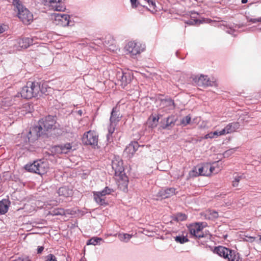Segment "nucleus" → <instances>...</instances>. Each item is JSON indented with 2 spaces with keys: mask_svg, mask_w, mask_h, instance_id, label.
I'll use <instances>...</instances> for the list:
<instances>
[{
  "mask_svg": "<svg viewBox=\"0 0 261 261\" xmlns=\"http://www.w3.org/2000/svg\"><path fill=\"white\" fill-rule=\"evenodd\" d=\"M47 91L46 87L42 85L41 88L38 82L29 81L24 86L20 92L21 97L25 99H30L38 96L40 93H45Z\"/></svg>",
  "mask_w": 261,
  "mask_h": 261,
  "instance_id": "f257e3e1",
  "label": "nucleus"
},
{
  "mask_svg": "<svg viewBox=\"0 0 261 261\" xmlns=\"http://www.w3.org/2000/svg\"><path fill=\"white\" fill-rule=\"evenodd\" d=\"M56 120L55 117L52 116H48L42 118L39 121V126L33 127L30 131V134H35L36 136L38 137L42 134L43 131H48L50 129H55L56 126Z\"/></svg>",
  "mask_w": 261,
  "mask_h": 261,
  "instance_id": "f03ea898",
  "label": "nucleus"
},
{
  "mask_svg": "<svg viewBox=\"0 0 261 261\" xmlns=\"http://www.w3.org/2000/svg\"><path fill=\"white\" fill-rule=\"evenodd\" d=\"M214 252L228 261H242L239 253L223 246L216 247Z\"/></svg>",
  "mask_w": 261,
  "mask_h": 261,
  "instance_id": "7ed1b4c3",
  "label": "nucleus"
},
{
  "mask_svg": "<svg viewBox=\"0 0 261 261\" xmlns=\"http://www.w3.org/2000/svg\"><path fill=\"white\" fill-rule=\"evenodd\" d=\"M25 169L29 172L43 175L47 172L48 165L47 162L40 160L34 161L32 164H27Z\"/></svg>",
  "mask_w": 261,
  "mask_h": 261,
  "instance_id": "20e7f679",
  "label": "nucleus"
},
{
  "mask_svg": "<svg viewBox=\"0 0 261 261\" xmlns=\"http://www.w3.org/2000/svg\"><path fill=\"white\" fill-rule=\"evenodd\" d=\"M14 5L18 11L17 15L19 18L25 24H30L33 20V14L28 9L23 7L19 0H14Z\"/></svg>",
  "mask_w": 261,
  "mask_h": 261,
  "instance_id": "39448f33",
  "label": "nucleus"
},
{
  "mask_svg": "<svg viewBox=\"0 0 261 261\" xmlns=\"http://www.w3.org/2000/svg\"><path fill=\"white\" fill-rule=\"evenodd\" d=\"M122 116L117 108H113L110 118V125L108 126V134L107 135L108 141H111V136L114 132L117 123L121 120Z\"/></svg>",
  "mask_w": 261,
  "mask_h": 261,
  "instance_id": "423d86ee",
  "label": "nucleus"
},
{
  "mask_svg": "<svg viewBox=\"0 0 261 261\" xmlns=\"http://www.w3.org/2000/svg\"><path fill=\"white\" fill-rule=\"evenodd\" d=\"M205 223H196L190 225L189 229L190 233L197 238H206L210 239L211 235L208 231H202V229L205 227Z\"/></svg>",
  "mask_w": 261,
  "mask_h": 261,
  "instance_id": "0eeeda50",
  "label": "nucleus"
},
{
  "mask_svg": "<svg viewBox=\"0 0 261 261\" xmlns=\"http://www.w3.org/2000/svg\"><path fill=\"white\" fill-rule=\"evenodd\" d=\"M145 48V44L136 41H129L125 47L127 54L134 58L143 52Z\"/></svg>",
  "mask_w": 261,
  "mask_h": 261,
  "instance_id": "6e6552de",
  "label": "nucleus"
},
{
  "mask_svg": "<svg viewBox=\"0 0 261 261\" xmlns=\"http://www.w3.org/2000/svg\"><path fill=\"white\" fill-rule=\"evenodd\" d=\"M52 19L56 25L62 27L72 25L73 22L70 20L69 15L65 14L54 13L51 15Z\"/></svg>",
  "mask_w": 261,
  "mask_h": 261,
  "instance_id": "1a4fd4ad",
  "label": "nucleus"
},
{
  "mask_svg": "<svg viewBox=\"0 0 261 261\" xmlns=\"http://www.w3.org/2000/svg\"><path fill=\"white\" fill-rule=\"evenodd\" d=\"M98 136L96 132L89 130L85 133L82 138V142L84 144L90 145L95 148L98 144Z\"/></svg>",
  "mask_w": 261,
  "mask_h": 261,
  "instance_id": "9d476101",
  "label": "nucleus"
},
{
  "mask_svg": "<svg viewBox=\"0 0 261 261\" xmlns=\"http://www.w3.org/2000/svg\"><path fill=\"white\" fill-rule=\"evenodd\" d=\"M42 3L50 10L64 11L66 9L65 4L61 0H43Z\"/></svg>",
  "mask_w": 261,
  "mask_h": 261,
  "instance_id": "9b49d317",
  "label": "nucleus"
},
{
  "mask_svg": "<svg viewBox=\"0 0 261 261\" xmlns=\"http://www.w3.org/2000/svg\"><path fill=\"white\" fill-rule=\"evenodd\" d=\"M193 81L199 87L215 86L217 85L215 81L211 80L207 75H204L195 76Z\"/></svg>",
  "mask_w": 261,
  "mask_h": 261,
  "instance_id": "f8f14e48",
  "label": "nucleus"
},
{
  "mask_svg": "<svg viewBox=\"0 0 261 261\" xmlns=\"http://www.w3.org/2000/svg\"><path fill=\"white\" fill-rule=\"evenodd\" d=\"M116 78L118 81V84L124 88L130 83L133 79V75L130 72H124L122 71H119L117 72Z\"/></svg>",
  "mask_w": 261,
  "mask_h": 261,
  "instance_id": "ddd939ff",
  "label": "nucleus"
},
{
  "mask_svg": "<svg viewBox=\"0 0 261 261\" xmlns=\"http://www.w3.org/2000/svg\"><path fill=\"white\" fill-rule=\"evenodd\" d=\"M72 144L67 143L64 144L55 145L51 148V151L55 154L67 153L72 150Z\"/></svg>",
  "mask_w": 261,
  "mask_h": 261,
  "instance_id": "4468645a",
  "label": "nucleus"
},
{
  "mask_svg": "<svg viewBox=\"0 0 261 261\" xmlns=\"http://www.w3.org/2000/svg\"><path fill=\"white\" fill-rule=\"evenodd\" d=\"M208 164H204L203 166H197L195 167L192 171L189 172V176L191 177H196L199 175L207 176L205 173L207 172Z\"/></svg>",
  "mask_w": 261,
  "mask_h": 261,
  "instance_id": "2eb2a0df",
  "label": "nucleus"
},
{
  "mask_svg": "<svg viewBox=\"0 0 261 261\" xmlns=\"http://www.w3.org/2000/svg\"><path fill=\"white\" fill-rule=\"evenodd\" d=\"M112 167L115 171L116 175L121 176L124 172V168L122 161L113 160L112 162Z\"/></svg>",
  "mask_w": 261,
  "mask_h": 261,
  "instance_id": "dca6fc26",
  "label": "nucleus"
},
{
  "mask_svg": "<svg viewBox=\"0 0 261 261\" xmlns=\"http://www.w3.org/2000/svg\"><path fill=\"white\" fill-rule=\"evenodd\" d=\"M176 189L174 188H168L161 190L158 192V195L162 198H169L176 194Z\"/></svg>",
  "mask_w": 261,
  "mask_h": 261,
  "instance_id": "f3484780",
  "label": "nucleus"
},
{
  "mask_svg": "<svg viewBox=\"0 0 261 261\" xmlns=\"http://www.w3.org/2000/svg\"><path fill=\"white\" fill-rule=\"evenodd\" d=\"M240 126V125L239 122H233L230 123L222 129V133L225 135L234 132L237 129L239 128Z\"/></svg>",
  "mask_w": 261,
  "mask_h": 261,
  "instance_id": "a211bd4d",
  "label": "nucleus"
},
{
  "mask_svg": "<svg viewBox=\"0 0 261 261\" xmlns=\"http://www.w3.org/2000/svg\"><path fill=\"white\" fill-rule=\"evenodd\" d=\"M139 145L138 142H134L130 143L125 148L124 152L129 155L132 156L138 149Z\"/></svg>",
  "mask_w": 261,
  "mask_h": 261,
  "instance_id": "6ab92c4d",
  "label": "nucleus"
},
{
  "mask_svg": "<svg viewBox=\"0 0 261 261\" xmlns=\"http://www.w3.org/2000/svg\"><path fill=\"white\" fill-rule=\"evenodd\" d=\"M18 43L21 48H27L33 44V39L29 37L21 38L18 40Z\"/></svg>",
  "mask_w": 261,
  "mask_h": 261,
  "instance_id": "aec40b11",
  "label": "nucleus"
},
{
  "mask_svg": "<svg viewBox=\"0 0 261 261\" xmlns=\"http://www.w3.org/2000/svg\"><path fill=\"white\" fill-rule=\"evenodd\" d=\"M9 202L6 199H3L0 201V214L4 215L6 214L9 208Z\"/></svg>",
  "mask_w": 261,
  "mask_h": 261,
  "instance_id": "412c9836",
  "label": "nucleus"
},
{
  "mask_svg": "<svg viewBox=\"0 0 261 261\" xmlns=\"http://www.w3.org/2000/svg\"><path fill=\"white\" fill-rule=\"evenodd\" d=\"M58 193L60 196H63L66 197L70 196L72 194V190H69L66 187L60 188L58 190Z\"/></svg>",
  "mask_w": 261,
  "mask_h": 261,
  "instance_id": "4be33fe9",
  "label": "nucleus"
},
{
  "mask_svg": "<svg viewBox=\"0 0 261 261\" xmlns=\"http://www.w3.org/2000/svg\"><path fill=\"white\" fill-rule=\"evenodd\" d=\"M94 199L95 202L100 205H105L107 204L106 202L105 197L100 196L99 195H98L95 193H94Z\"/></svg>",
  "mask_w": 261,
  "mask_h": 261,
  "instance_id": "5701e85b",
  "label": "nucleus"
},
{
  "mask_svg": "<svg viewBox=\"0 0 261 261\" xmlns=\"http://www.w3.org/2000/svg\"><path fill=\"white\" fill-rule=\"evenodd\" d=\"M219 216L217 212L214 210H208L205 212V218L208 219H214Z\"/></svg>",
  "mask_w": 261,
  "mask_h": 261,
  "instance_id": "b1692460",
  "label": "nucleus"
},
{
  "mask_svg": "<svg viewBox=\"0 0 261 261\" xmlns=\"http://www.w3.org/2000/svg\"><path fill=\"white\" fill-rule=\"evenodd\" d=\"M133 235L129 234L128 233H122L118 234V237L119 239L123 242L127 243L128 242L130 239L132 238Z\"/></svg>",
  "mask_w": 261,
  "mask_h": 261,
  "instance_id": "393cba45",
  "label": "nucleus"
},
{
  "mask_svg": "<svg viewBox=\"0 0 261 261\" xmlns=\"http://www.w3.org/2000/svg\"><path fill=\"white\" fill-rule=\"evenodd\" d=\"M174 240L176 242L180 244H184L189 242V239L187 236L184 235H179L174 237Z\"/></svg>",
  "mask_w": 261,
  "mask_h": 261,
  "instance_id": "a878e982",
  "label": "nucleus"
},
{
  "mask_svg": "<svg viewBox=\"0 0 261 261\" xmlns=\"http://www.w3.org/2000/svg\"><path fill=\"white\" fill-rule=\"evenodd\" d=\"M113 191V190L106 187L103 190L101 191L95 192L96 194L99 195L100 196H103L105 197V196L110 194L111 192Z\"/></svg>",
  "mask_w": 261,
  "mask_h": 261,
  "instance_id": "bb28decb",
  "label": "nucleus"
},
{
  "mask_svg": "<svg viewBox=\"0 0 261 261\" xmlns=\"http://www.w3.org/2000/svg\"><path fill=\"white\" fill-rule=\"evenodd\" d=\"M175 122V119L174 116H171L167 118L166 119V123L165 126L163 127L164 128H167L169 126H171L174 124Z\"/></svg>",
  "mask_w": 261,
  "mask_h": 261,
  "instance_id": "cd10ccee",
  "label": "nucleus"
},
{
  "mask_svg": "<svg viewBox=\"0 0 261 261\" xmlns=\"http://www.w3.org/2000/svg\"><path fill=\"white\" fill-rule=\"evenodd\" d=\"M52 215H64L66 213L65 210L62 208H57L54 209L53 210L49 212Z\"/></svg>",
  "mask_w": 261,
  "mask_h": 261,
  "instance_id": "c85d7f7f",
  "label": "nucleus"
},
{
  "mask_svg": "<svg viewBox=\"0 0 261 261\" xmlns=\"http://www.w3.org/2000/svg\"><path fill=\"white\" fill-rule=\"evenodd\" d=\"M220 170H221V169H220V168H218L216 170L215 167L214 166H210L208 164L207 172L205 173V174L207 175V176H209L212 173H217Z\"/></svg>",
  "mask_w": 261,
  "mask_h": 261,
  "instance_id": "c756f323",
  "label": "nucleus"
},
{
  "mask_svg": "<svg viewBox=\"0 0 261 261\" xmlns=\"http://www.w3.org/2000/svg\"><path fill=\"white\" fill-rule=\"evenodd\" d=\"M101 238H92L89 240L87 243V245H96L98 244L100 241H101Z\"/></svg>",
  "mask_w": 261,
  "mask_h": 261,
  "instance_id": "7c9ffc66",
  "label": "nucleus"
},
{
  "mask_svg": "<svg viewBox=\"0 0 261 261\" xmlns=\"http://www.w3.org/2000/svg\"><path fill=\"white\" fill-rule=\"evenodd\" d=\"M160 119L159 116H150V117L149 118V120H152L151 122L150 123V125L152 127H155L157 126L159 120Z\"/></svg>",
  "mask_w": 261,
  "mask_h": 261,
  "instance_id": "2f4dec72",
  "label": "nucleus"
},
{
  "mask_svg": "<svg viewBox=\"0 0 261 261\" xmlns=\"http://www.w3.org/2000/svg\"><path fill=\"white\" fill-rule=\"evenodd\" d=\"M191 118L189 115H187L186 117H184L181 120V124L184 126L190 124L191 122Z\"/></svg>",
  "mask_w": 261,
  "mask_h": 261,
  "instance_id": "473e14b6",
  "label": "nucleus"
},
{
  "mask_svg": "<svg viewBox=\"0 0 261 261\" xmlns=\"http://www.w3.org/2000/svg\"><path fill=\"white\" fill-rule=\"evenodd\" d=\"M236 151V148H231L225 151L223 155L224 158H228Z\"/></svg>",
  "mask_w": 261,
  "mask_h": 261,
  "instance_id": "72a5a7b5",
  "label": "nucleus"
},
{
  "mask_svg": "<svg viewBox=\"0 0 261 261\" xmlns=\"http://www.w3.org/2000/svg\"><path fill=\"white\" fill-rule=\"evenodd\" d=\"M187 219V216L185 214L178 213L176 216V219L177 221H182Z\"/></svg>",
  "mask_w": 261,
  "mask_h": 261,
  "instance_id": "f704fd0d",
  "label": "nucleus"
},
{
  "mask_svg": "<svg viewBox=\"0 0 261 261\" xmlns=\"http://www.w3.org/2000/svg\"><path fill=\"white\" fill-rule=\"evenodd\" d=\"M144 1H146L148 3L149 6L151 8H154V7H155V3L153 0H144Z\"/></svg>",
  "mask_w": 261,
  "mask_h": 261,
  "instance_id": "c9c22d12",
  "label": "nucleus"
},
{
  "mask_svg": "<svg viewBox=\"0 0 261 261\" xmlns=\"http://www.w3.org/2000/svg\"><path fill=\"white\" fill-rule=\"evenodd\" d=\"M56 257L54 255L49 254L46 256V260L45 261H52Z\"/></svg>",
  "mask_w": 261,
  "mask_h": 261,
  "instance_id": "e433bc0d",
  "label": "nucleus"
},
{
  "mask_svg": "<svg viewBox=\"0 0 261 261\" xmlns=\"http://www.w3.org/2000/svg\"><path fill=\"white\" fill-rule=\"evenodd\" d=\"M56 257L54 255L49 254L46 256V260L45 261H52Z\"/></svg>",
  "mask_w": 261,
  "mask_h": 261,
  "instance_id": "4c0bfd02",
  "label": "nucleus"
},
{
  "mask_svg": "<svg viewBox=\"0 0 261 261\" xmlns=\"http://www.w3.org/2000/svg\"><path fill=\"white\" fill-rule=\"evenodd\" d=\"M249 21L252 22V23H255L257 22H261V17L258 18H250L248 19Z\"/></svg>",
  "mask_w": 261,
  "mask_h": 261,
  "instance_id": "58836bf2",
  "label": "nucleus"
},
{
  "mask_svg": "<svg viewBox=\"0 0 261 261\" xmlns=\"http://www.w3.org/2000/svg\"><path fill=\"white\" fill-rule=\"evenodd\" d=\"M215 138V136L213 134V132H211L207 134H206L205 136H204V138L205 139H208V138H211V139H212V138Z\"/></svg>",
  "mask_w": 261,
  "mask_h": 261,
  "instance_id": "ea45409f",
  "label": "nucleus"
},
{
  "mask_svg": "<svg viewBox=\"0 0 261 261\" xmlns=\"http://www.w3.org/2000/svg\"><path fill=\"white\" fill-rule=\"evenodd\" d=\"M213 133L215 137L224 135V134L222 133V129L221 131H215Z\"/></svg>",
  "mask_w": 261,
  "mask_h": 261,
  "instance_id": "a19ab883",
  "label": "nucleus"
},
{
  "mask_svg": "<svg viewBox=\"0 0 261 261\" xmlns=\"http://www.w3.org/2000/svg\"><path fill=\"white\" fill-rule=\"evenodd\" d=\"M132 3L133 7H137L138 4L137 3V0H130Z\"/></svg>",
  "mask_w": 261,
  "mask_h": 261,
  "instance_id": "79ce46f5",
  "label": "nucleus"
},
{
  "mask_svg": "<svg viewBox=\"0 0 261 261\" xmlns=\"http://www.w3.org/2000/svg\"><path fill=\"white\" fill-rule=\"evenodd\" d=\"M44 249V247L42 246H39L37 249V253H41Z\"/></svg>",
  "mask_w": 261,
  "mask_h": 261,
  "instance_id": "37998d69",
  "label": "nucleus"
},
{
  "mask_svg": "<svg viewBox=\"0 0 261 261\" xmlns=\"http://www.w3.org/2000/svg\"><path fill=\"white\" fill-rule=\"evenodd\" d=\"M241 178V177L239 175H237L234 177V180L237 181L238 182H239L240 179Z\"/></svg>",
  "mask_w": 261,
  "mask_h": 261,
  "instance_id": "c03bdc74",
  "label": "nucleus"
},
{
  "mask_svg": "<svg viewBox=\"0 0 261 261\" xmlns=\"http://www.w3.org/2000/svg\"><path fill=\"white\" fill-rule=\"evenodd\" d=\"M238 184H239V182L237 181H236V180H233L232 181V186L234 187H238Z\"/></svg>",
  "mask_w": 261,
  "mask_h": 261,
  "instance_id": "a18cd8bd",
  "label": "nucleus"
},
{
  "mask_svg": "<svg viewBox=\"0 0 261 261\" xmlns=\"http://www.w3.org/2000/svg\"><path fill=\"white\" fill-rule=\"evenodd\" d=\"M5 29L2 25H0V34L3 33Z\"/></svg>",
  "mask_w": 261,
  "mask_h": 261,
  "instance_id": "49530a36",
  "label": "nucleus"
},
{
  "mask_svg": "<svg viewBox=\"0 0 261 261\" xmlns=\"http://www.w3.org/2000/svg\"><path fill=\"white\" fill-rule=\"evenodd\" d=\"M241 2H242V4H246V3H247L248 0H242V1H241Z\"/></svg>",
  "mask_w": 261,
  "mask_h": 261,
  "instance_id": "de8ad7c7",
  "label": "nucleus"
},
{
  "mask_svg": "<svg viewBox=\"0 0 261 261\" xmlns=\"http://www.w3.org/2000/svg\"><path fill=\"white\" fill-rule=\"evenodd\" d=\"M19 94L18 93L17 95H16L15 96H14V98H19Z\"/></svg>",
  "mask_w": 261,
  "mask_h": 261,
  "instance_id": "09e8293b",
  "label": "nucleus"
},
{
  "mask_svg": "<svg viewBox=\"0 0 261 261\" xmlns=\"http://www.w3.org/2000/svg\"><path fill=\"white\" fill-rule=\"evenodd\" d=\"M168 102H169V103L170 104H172V105H173V101L172 100H169L168 101Z\"/></svg>",
  "mask_w": 261,
  "mask_h": 261,
  "instance_id": "8fccbe9b",
  "label": "nucleus"
},
{
  "mask_svg": "<svg viewBox=\"0 0 261 261\" xmlns=\"http://www.w3.org/2000/svg\"><path fill=\"white\" fill-rule=\"evenodd\" d=\"M198 20L196 19V20H194V21L195 22V23H197L198 22Z\"/></svg>",
  "mask_w": 261,
  "mask_h": 261,
  "instance_id": "3c124183",
  "label": "nucleus"
},
{
  "mask_svg": "<svg viewBox=\"0 0 261 261\" xmlns=\"http://www.w3.org/2000/svg\"><path fill=\"white\" fill-rule=\"evenodd\" d=\"M189 24H193V22L191 21H190L189 22H188Z\"/></svg>",
  "mask_w": 261,
  "mask_h": 261,
  "instance_id": "603ef678",
  "label": "nucleus"
},
{
  "mask_svg": "<svg viewBox=\"0 0 261 261\" xmlns=\"http://www.w3.org/2000/svg\"><path fill=\"white\" fill-rule=\"evenodd\" d=\"M79 113L81 114H82V111L81 110L79 111Z\"/></svg>",
  "mask_w": 261,
  "mask_h": 261,
  "instance_id": "864d4df0",
  "label": "nucleus"
},
{
  "mask_svg": "<svg viewBox=\"0 0 261 261\" xmlns=\"http://www.w3.org/2000/svg\"><path fill=\"white\" fill-rule=\"evenodd\" d=\"M52 261H57L56 257L54 258Z\"/></svg>",
  "mask_w": 261,
  "mask_h": 261,
  "instance_id": "5fc2aeb1",
  "label": "nucleus"
},
{
  "mask_svg": "<svg viewBox=\"0 0 261 261\" xmlns=\"http://www.w3.org/2000/svg\"><path fill=\"white\" fill-rule=\"evenodd\" d=\"M259 240L260 241H261V236H260Z\"/></svg>",
  "mask_w": 261,
  "mask_h": 261,
  "instance_id": "6e6d98bb",
  "label": "nucleus"
},
{
  "mask_svg": "<svg viewBox=\"0 0 261 261\" xmlns=\"http://www.w3.org/2000/svg\"><path fill=\"white\" fill-rule=\"evenodd\" d=\"M250 238H251V239H255V238L251 237H250Z\"/></svg>",
  "mask_w": 261,
  "mask_h": 261,
  "instance_id": "4d7b16f0",
  "label": "nucleus"
},
{
  "mask_svg": "<svg viewBox=\"0 0 261 261\" xmlns=\"http://www.w3.org/2000/svg\"><path fill=\"white\" fill-rule=\"evenodd\" d=\"M218 162H217V163H214V164H217Z\"/></svg>",
  "mask_w": 261,
  "mask_h": 261,
  "instance_id": "13d9d810",
  "label": "nucleus"
},
{
  "mask_svg": "<svg viewBox=\"0 0 261 261\" xmlns=\"http://www.w3.org/2000/svg\"><path fill=\"white\" fill-rule=\"evenodd\" d=\"M192 14H195L196 13H192Z\"/></svg>",
  "mask_w": 261,
  "mask_h": 261,
  "instance_id": "bf43d9fd",
  "label": "nucleus"
}]
</instances>
